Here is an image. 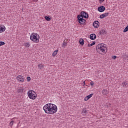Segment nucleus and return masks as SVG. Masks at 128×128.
Returning <instances> with one entry per match:
<instances>
[{"mask_svg":"<svg viewBox=\"0 0 128 128\" xmlns=\"http://www.w3.org/2000/svg\"><path fill=\"white\" fill-rule=\"evenodd\" d=\"M43 109L44 110L46 114H54L58 112V107L54 104H48L44 105L43 107Z\"/></svg>","mask_w":128,"mask_h":128,"instance_id":"nucleus-1","label":"nucleus"},{"mask_svg":"<svg viewBox=\"0 0 128 128\" xmlns=\"http://www.w3.org/2000/svg\"><path fill=\"white\" fill-rule=\"evenodd\" d=\"M96 51L99 52V54H106V44H100L96 46Z\"/></svg>","mask_w":128,"mask_h":128,"instance_id":"nucleus-2","label":"nucleus"},{"mask_svg":"<svg viewBox=\"0 0 128 128\" xmlns=\"http://www.w3.org/2000/svg\"><path fill=\"white\" fill-rule=\"evenodd\" d=\"M40 35L36 33H32L30 34V39L34 42H39Z\"/></svg>","mask_w":128,"mask_h":128,"instance_id":"nucleus-3","label":"nucleus"},{"mask_svg":"<svg viewBox=\"0 0 128 128\" xmlns=\"http://www.w3.org/2000/svg\"><path fill=\"white\" fill-rule=\"evenodd\" d=\"M28 94L30 100H36V94L32 90H28Z\"/></svg>","mask_w":128,"mask_h":128,"instance_id":"nucleus-4","label":"nucleus"},{"mask_svg":"<svg viewBox=\"0 0 128 128\" xmlns=\"http://www.w3.org/2000/svg\"><path fill=\"white\" fill-rule=\"evenodd\" d=\"M78 20L81 24H84L86 22V20L84 19L82 17L80 16V15L78 16Z\"/></svg>","mask_w":128,"mask_h":128,"instance_id":"nucleus-5","label":"nucleus"},{"mask_svg":"<svg viewBox=\"0 0 128 128\" xmlns=\"http://www.w3.org/2000/svg\"><path fill=\"white\" fill-rule=\"evenodd\" d=\"M17 80H18L20 82H24V76H22L21 75H18L16 77Z\"/></svg>","mask_w":128,"mask_h":128,"instance_id":"nucleus-6","label":"nucleus"},{"mask_svg":"<svg viewBox=\"0 0 128 128\" xmlns=\"http://www.w3.org/2000/svg\"><path fill=\"white\" fill-rule=\"evenodd\" d=\"M80 16H81V18H88V14H86V12L82 11L80 13Z\"/></svg>","mask_w":128,"mask_h":128,"instance_id":"nucleus-7","label":"nucleus"},{"mask_svg":"<svg viewBox=\"0 0 128 128\" xmlns=\"http://www.w3.org/2000/svg\"><path fill=\"white\" fill-rule=\"evenodd\" d=\"M106 10V8L104 6H100L98 8V10L100 12H102Z\"/></svg>","mask_w":128,"mask_h":128,"instance_id":"nucleus-8","label":"nucleus"},{"mask_svg":"<svg viewBox=\"0 0 128 128\" xmlns=\"http://www.w3.org/2000/svg\"><path fill=\"white\" fill-rule=\"evenodd\" d=\"M98 24H100V22H98V21H94L93 23V26L96 28H98L99 26Z\"/></svg>","mask_w":128,"mask_h":128,"instance_id":"nucleus-9","label":"nucleus"},{"mask_svg":"<svg viewBox=\"0 0 128 128\" xmlns=\"http://www.w3.org/2000/svg\"><path fill=\"white\" fill-rule=\"evenodd\" d=\"M108 14H110V13H108V12L104 13V14H101L100 16V18H104L108 16Z\"/></svg>","mask_w":128,"mask_h":128,"instance_id":"nucleus-10","label":"nucleus"},{"mask_svg":"<svg viewBox=\"0 0 128 128\" xmlns=\"http://www.w3.org/2000/svg\"><path fill=\"white\" fill-rule=\"evenodd\" d=\"M90 39L92 40H94L96 38V36L94 34H90Z\"/></svg>","mask_w":128,"mask_h":128,"instance_id":"nucleus-11","label":"nucleus"},{"mask_svg":"<svg viewBox=\"0 0 128 128\" xmlns=\"http://www.w3.org/2000/svg\"><path fill=\"white\" fill-rule=\"evenodd\" d=\"M94 94H89L88 96H86L84 99V100H85L86 102V100H90V98H92V96Z\"/></svg>","mask_w":128,"mask_h":128,"instance_id":"nucleus-12","label":"nucleus"},{"mask_svg":"<svg viewBox=\"0 0 128 128\" xmlns=\"http://www.w3.org/2000/svg\"><path fill=\"white\" fill-rule=\"evenodd\" d=\"M6 30V27H4V26H0V32H4Z\"/></svg>","mask_w":128,"mask_h":128,"instance_id":"nucleus-13","label":"nucleus"},{"mask_svg":"<svg viewBox=\"0 0 128 128\" xmlns=\"http://www.w3.org/2000/svg\"><path fill=\"white\" fill-rule=\"evenodd\" d=\"M108 92L107 90L104 89L102 91V94H104V96H106L108 94Z\"/></svg>","mask_w":128,"mask_h":128,"instance_id":"nucleus-14","label":"nucleus"},{"mask_svg":"<svg viewBox=\"0 0 128 128\" xmlns=\"http://www.w3.org/2000/svg\"><path fill=\"white\" fill-rule=\"evenodd\" d=\"M79 42H80V44H81V46L84 44V41L82 38L80 39Z\"/></svg>","mask_w":128,"mask_h":128,"instance_id":"nucleus-15","label":"nucleus"},{"mask_svg":"<svg viewBox=\"0 0 128 128\" xmlns=\"http://www.w3.org/2000/svg\"><path fill=\"white\" fill-rule=\"evenodd\" d=\"M100 34H106V30H102L100 32Z\"/></svg>","mask_w":128,"mask_h":128,"instance_id":"nucleus-16","label":"nucleus"},{"mask_svg":"<svg viewBox=\"0 0 128 128\" xmlns=\"http://www.w3.org/2000/svg\"><path fill=\"white\" fill-rule=\"evenodd\" d=\"M58 50H56L54 52L52 53V56H56V54H58Z\"/></svg>","mask_w":128,"mask_h":128,"instance_id":"nucleus-17","label":"nucleus"},{"mask_svg":"<svg viewBox=\"0 0 128 128\" xmlns=\"http://www.w3.org/2000/svg\"><path fill=\"white\" fill-rule=\"evenodd\" d=\"M122 86L123 88H126V86H128V82H123L122 84Z\"/></svg>","mask_w":128,"mask_h":128,"instance_id":"nucleus-18","label":"nucleus"},{"mask_svg":"<svg viewBox=\"0 0 128 128\" xmlns=\"http://www.w3.org/2000/svg\"><path fill=\"white\" fill-rule=\"evenodd\" d=\"M25 46H26V48H30V42H25L24 43Z\"/></svg>","mask_w":128,"mask_h":128,"instance_id":"nucleus-19","label":"nucleus"},{"mask_svg":"<svg viewBox=\"0 0 128 128\" xmlns=\"http://www.w3.org/2000/svg\"><path fill=\"white\" fill-rule=\"evenodd\" d=\"M38 68H39V70H42V68H44V64H38Z\"/></svg>","mask_w":128,"mask_h":128,"instance_id":"nucleus-20","label":"nucleus"},{"mask_svg":"<svg viewBox=\"0 0 128 128\" xmlns=\"http://www.w3.org/2000/svg\"><path fill=\"white\" fill-rule=\"evenodd\" d=\"M18 92L20 94V92H24V88H19L18 90Z\"/></svg>","mask_w":128,"mask_h":128,"instance_id":"nucleus-21","label":"nucleus"},{"mask_svg":"<svg viewBox=\"0 0 128 128\" xmlns=\"http://www.w3.org/2000/svg\"><path fill=\"white\" fill-rule=\"evenodd\" d=\"M94 44H96V42H94L90 44H88V46H94Z\"/></svg>","mask_w":128,"mask_h":128,"instance_id":"nucleus-22","label":"nucleus"},{"mask_svg":"<svg viewBox=\"0 0 128 128\" xmlns=\"http://www.w3.org/2000/svg\"><path fill=\"white\" fill-rule=\"evenodd\" d=\"M45 20H47L48 22H50V18L48 16H46Z\"/></svg>","mask_w":128,"mask_h":128,"instance_id":"nucleus-23","label":"nucleus"},{"mask_svg":"<svg viewBox=\"0 0 128 128\" xmlns=\"http://www.w3.org/2000/svg\"><path fill=\"white\" fill-rule=\"evenodd\" d=\"M68 44V43L66 42H64L63 44H62V46L63 48H64V46H66V45Z\"/></svg>","mask_w":128,"mask_h":128,"instance_id":"nucleus-24","label":"nucleus"},{"mask_svg":"<svg viewBox=\"0 0 128 128\" xmlns=\"http://www.w3.org/2000/svg\"><path fill=\"white\" fill-rule=\"evenodd\" d=\"M128 31V26L124 29L123 32H126Z\"/></svg>","mask_w":128,"mask_h":128,"instance_id":"nucleus-25","label":"nucleus"},{"mask_svg":"<svg viewBox=\"0 0 128 128\" xmlns=\"http://www.w3.org/2000/svg\"><path fill=\"white\" fill-rule=\"evenodd\" d=\"M4 44H5L4 42H0V46H4Z\"/></svg>","mask_w":128,"mask_h":128,"instance_id":"nucleus-26","label":"nucleus"},{"mask_svg":"<svg viewBox=\"0 0 128 128\" xmlns=\"http://www.w3.org/2000/svg\"><path fill=\"white\" fill-rule=\"evenodd\" d=\"M82 112H84V114H86V108H83L82 110Z\"/></svg>","mask_w":128,"mask_h":128,"instance_id":"nucleus-27","label":"nucleus"},{"mask_svg":"<svg viewBox=\"0 0 128 128\" xmlns=\"http://www.w3.org/2000/svg\"><path fill=\"white\" fill-rule=\"evenodd\" d=\"M14 124V121H11L10 123V126H12Z\"/></svg>","mask_w":128,"mask_h":128,"instance_id":"nucleus-28","label":"nucleus"},{"mask_svg":"<svg viewBox=\"0 0 128 128\" xmlns=\"http://www.w3.org/2000/svg\"><path fill=\"white\" fill-rule=\"evenodd\" d=\"M27 80H28V82H30V76L27 77Z\"/></svg>","mask_w":128,"mask_h":128,"instance_id":"nucleus-29","label":"nucleus"},{"mask_svg":"<svg viewBox=\"0 0 128 128\" xmlns=\"http://www.w3.org/2000/svg\"><path fill=\"white\" fill-rule=\"evenodd\" d=\"M90 86H94V82L92 81V82H90Z\"/></svg>","mask_w":128,"mask_h":128,"instance_id":"nucleus-30","label":"nucleus"},{"mask_svg":"<svg viewBox=\"0 0 128 128\" xmlns=\"http://www.w3.org/2000/svg\"><path fill=\"white\" fill-rule=\"evenodd\" d=\"M112 58H113V60H116V56H114L112 57Z\"/></svg>","mask_w":128,"mask_h":128,"instance_id":"nucleus-31","label":"nucleus"},{"mask_svg":"<svg viewBox=\"0 0 128 128\" xmlns=\"http://www.w3.org/2000/svg\"><path fill=\"white\" fill-rule=\"evenodd\" d=\"M100 1L102 2H104V0H100Z\"/></svg>","mask_w":128,"mask_h":128,"instance_id":"nucleus-32","label":"nucleus"},{"mask_svg":"<svg viewBox=\"0 0 128 128\" xmlns=\"http://www.w3.org/2000/svg\"><path fill=\"white\" fill-rule=\"evenodd\" d=\"M84 84H86V82H84Z\"/></svg>","mask_w":128,"mask_h":128,"instance_id":"nucleus-33","label":"nucleus"}]
</instances>
